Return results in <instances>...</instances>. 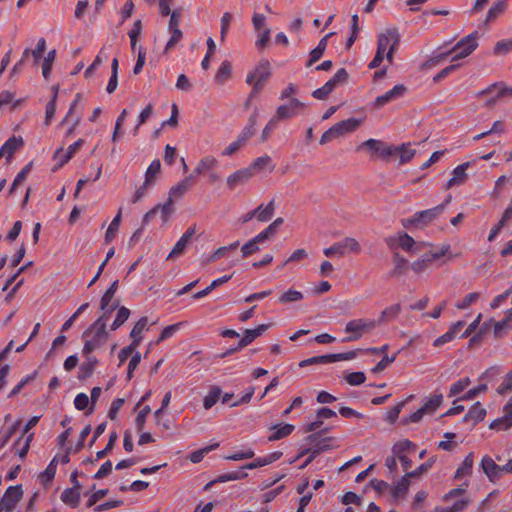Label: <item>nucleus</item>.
<instances>
[{
  "label": "nucleus",
  "mask_w": 512,
  "mask_h": 512,
  "mask_svg": "<svg viewBox=\"0 0 512 512\" xmlns=\"http://www.w3.org/2000/svg\"><path fill=\"white\" fill-rule=\"evenodd\" d=\"M506 8V0H497L488 10L485 22L489 23L496 19Z\"/></svg>",
  "instance_id": "45"
},
{
  "label": "nucleus",
  "mask_w": 512,
  "mask_h": 512,
  "mask_svg": "<svg viewBox=\"0 0 512 512\" xmlns=\"http://www.w3.org/2000/svg\"><path fill=\"white\" fill-rule=\"evenodd\" d=\"M252 177L250 169L242 168L231 173L226 179V184L230 190H234L236 187L247 183Z\"/></svg>",
  "instance_id": "17"
},
{
  "label": "nucleus",
  "mask_w": 512,
  "mask_h": 512,
  "mask_svg": "<svg viewBox=\"0 0 512 512\" xmlns=\"http://www.w3.org/2000/svg\"><path fill=\"white\" fill-rule=\"evenodd\" d=\"M363 120L362 119H357V118H348L346 120H342L336 124H334L332 127L336 137H341L343 135H346V134H349V133H353L354 131H356L359 126L362 124Z\"/></svg>",
  "instance_id": "15"
},
{
  "label": "nucleus",
  "mask_w": 512,
  "mask_h": 512,
  "mask_svg": "<svg viewBox=\"0 0 512 512\" xmlns=\"http://www.w3.org/2000/svg\"><path fill=\"white\" fill-rule=\"evenodd\" d=\"M189 243H190L189 241H187L183 237H180L179 240L174 245L171 252L168 254L167 259L169 260L174 257L182 255Z\"/></svg>",
  "instance_id": "58"
},
{
  "label": "nucleus",
  "mask_w": 512,
  "mask_h": 512,
  "mask_svg": "<svg viewBox=\"0 0 512 512\" xmlns=\"http://www.w3.org/2000/svg\"><path fill=\"white\" fill-rule=\"evenodd\" d=\"M218 446H219V443L215 442V443L207 445L201 449H198L189 455V459L192 463L197 464L203 460L205 455H207L209 452L215 450Z\"/></svg>",
  "instance_id": "44"
},
{
  "label": "nucleus",
  "mask_w": 512,
  "mask_h": 512,
  "mask_svg": "<svg viewBox=\"0 0 512 512\" xmlns=\"http://www.w3.org/2000/svg\"><path fill=\"white\" fill-rule=\"evenodd\" d=\"M46 49V40L45 38H39L34 49L26 48L22 53V57L26 60L30 55L33 57L34 64H38L40 59L43 56V53Z\"/></svg>",
  "instance_id": "23"
},
{
  "label": "nucleus",
  "mask_w": 512,
  "mask_h": 512,
  "mask_svg": "<svg viewBox=\"0 0 512 512\" xmlns=\"http://www.w3.org/2000/svg\"><path fill=\"white\" fill-rule=\"evenodd\" d=\"M433 263L431 257H429L428 253L423 254L418 259L413 261L410 265L411 270L416 274H421L425 272L430 265Z\"/></svg>",
  "instance_id": "33"
},
{
  "label": "nucleus",
  "mask_w": 512,
  "mask_h": 512,
  "mask_svg": "<svg viewBox=\"0 0 512 512\" xmlns=\"http://www.w3.org/2000/svg\"><path fill=\"white\" fill-rule=\"evenodd\" d=\"M24 140L21 136H12L2 145L7 154V162H10L15 151L23 147Z\"/></svg>",
  "instance_id": "27"
},
{
  "label": "nucleus",
  "mask_w": 512,
  "mask_h": 512,
  "mask_svg": "<svg viewBox=\"0 0 512 512\" xmlns=\"http://www.w3.org/2000/svg\"><path fill=\"white\" fill-rule=\"evenodd\" d=\"M470 504L468 499H460L454 502L451 506H438L435 508V512H462Z\"/></svg>",
  "instance_id": "46"
},
{
  "label": "nucleus",
  "mask_w": 512,
  "mask_h": 512,
  "mask_svg": "<svg viewBox=\"0 0 512 512\" xmlns=\"http://www.w3.org/2000/svg\"><path fill=\"white\" fill-rule=\"evenodd\" d=\"M273 433L268 437L269 441H276L289 436L294 431L292 424H276L272 427Z\"/></svg>",
  "instance_id": "29"
},
{
  "label": "nucleus",
  "mask_w": 512,
  "mask_h": 512,
  "mask_svg": "<svg viewBox=\"0 0 512 512\" xmlns=\"http://www.w3.org/2000/svg\"><path fill=\"white\" fill-rule=\"evenodd\" d=\"M486 416V409L480 404V402L474 403L466 413L464 420L472 421L473 424L481 422Z\"/></svg>",
  "instance_id": "28"
},
{
  "label": "nucleus",
  "mask_w": 512,
  "mask_h": 512,
  "mask_svg": "<svg viewBox=\"0 0 512 512\" xmlns=\"http://www.w3.org/2000/svg\"><path fill=\"white\" fill-rule=\"evenodd\" d=\"M336 87L329 80L320 88L313 91L312 96L319 100H324Z\"/></svg>",
  "instance_id": "57"
},
{
  "label": "nucleus",
  "mask_w": 512,
  "mask_h": 512,
  "mask_svg": "<svg viewBox=\"0 0 512 512\" xmlns=\"http://www.w3.org/2000/svg\"><path fill=\"white\" fill-rule=\"evenodd\" d=\"M368 148L369 150L378 153L380 157L386 159L396 152V148L391 145H386L382 141L377 139H368L364 141L358 149Z\"/></svg>",
  "instance_id": "14"
},
{
  "label": "nucleus",
  "mask_w": 512,
  "mask_h": 512,
  "mask_svg": "<svg viewBox=\"0 0 512 512\" xmlns=\"http://www.w3.org/2000/svg\"><path fill=\"white\" fill-rule=\"evenodd\" d=\"M474 464V453L470 452L462 461L454 474L455 479H461L472 474Z\"/></svg>",
  "instance_id": "24"
},
{
  "label": "nucleus",
  "mask_w": 512,
  "mask_h": 512,
  "mask_svg": "<svg viewBox=\"0 0 512 512\" xmlns=\"http://www.w3.org/2000/svg\"><path fill=\"white\" fill-rule=\"evenodd\" d=\"M193 175H189L172 186L169 190L168 197L175 200L182 198L193 184Z\"/></svg>",
  "instance_id": "19"
},
{
  "label": "nucleus",
  "mask_w": 512,
  "mask_h": 512,
  "mask_svg": "<svg viewBox=\"0 0 512 512\" xmlns=\"http://www.w3.org/2000/svg\"><path fill=\"white\" fill-rule=\"evenodd\" d=\"M480 296L481 294L479 292H471L467 294L462 300L457 301L455 303V307L458 310H465L473 303H475L480 298Z\"/></svg>",
  "instance_id": "53"
},
{
  "label": "nucleus",
  "mask_w": 512,
  "mask_h": 512,
  "mask_svg": "<svg viewBox=\"0 0 512 512\" xmlns=\"http://www.w3.org/2000/svg\"><path fill=\"white\" fill-rule=\"evenodd\" d=\"M22 496L21 485L9 486L0 499V512H12Z\"/></svg>",
  "instance_id": "10"
},
{
  "label": "nucleus",
  "mask_w": 512,
  "mask_h": 512,
  "mask_svg": "<svg viewBox=\"0 0 512 512\" xmlns=\"http://www.w3.org/2000/svg\"><path fill=\"white\" fill-rule=\"evenodd\" d=\"M148 318L141 317L130 332V337L132 338V343L134 345H139L142 340V333L147 329Z\"/></svg>",
  "instance_id": "30"
},
{
  "label": "nucleus",
  "mask_w": 512,
  "mask_h": 512,
  "mask_svg": "<svg viewBox=\"0 0 512 512\" xmlns=\"http://www.w3.org/2000/svg\"><path fill=\"white\" fill-rule=\"evenodd\" d=\"M247 476H248V474L246 472H243V471H233V472H229V473H225V474L219 475L216 478L215 482L225 483V482H229V481L242 480V479H245Z\"/></svg>",
  "instance_id": "54"
},
{
  "label": "nucleus",
  "mask_w": 512,
  "mask_h": 512,
  "mask_svg": "<svg viewBox=\"0 0 512 512\" xmlns=\"http://www.w3.org/2000/svg\"><path fill=\"white\" fill-rule=\"evenodd\" d=\"M401 311L400 304H393L387 308H385L380 315L379 320L377 321V325L382 322L390 321L398 316Z\"/></svg>",
  "instance_id": "49"
},
{
  "label": "nucleus",
  "mask_w": 512,
  "mask_h": 512,
  "mask_svg": "<svg viewBox=\"0 0 512 512\" xmlns=\"http://www.w3.org/2000/svg\"><path fill=\"white\" fill-rule=\"evenodd\" d=\"M480 469L489 482L496 484L503 477L502 467L489 455H484L480 461Z\"/></svg>",
  "instance_id": "11"
},
{
  "label": "nucleus",
  "mask_w": 512,
  "mask_h": 512,
  "mask_svg": "<svg viewBox=\"0 0 512 512\" xmlns=\"http://www.w3.org/2000/svg\"><path fill=\"white\" fill-rule=\"evenodd\" d=\"M503 416L493 420L489 428L496 431H507L512 427V397L503 407Z\"/></svg>",
  "instance_id": "13"
},
{
  "label": "nucleus",
  "mask_w": 512,
  "mask_h": 512,
  "mask_svg": "<svg viewBox=\"0 0 512 512\" xmlns=\"http://www.w3.org/2000/svg\"><path fill=\"white\" fill-rule=\"evenodd\" d=\"M392 261L394 267L390 273L391 276H400L406 272L408 267L407 260L399 252L393 253Z\"/></svg>",
  "instance_id": "31"
},
{
  "label": "nucleus",
  "mask_w": 512,
  "mask_h": 512,
  "mask_svg": "<svg viewBox=\"0 0 512 512\" xmlns=\"http://www.w3.org/2000/svg\"><path fill=\"white\" fill-rule=\"evenodd\" d=\"M332 34L333 33H328L327 35H325L319 41L318 45L310 52V57L307 62L308 67L312 66L316 61H318L323 56L327 47L328 38L332 36Z\"/></svg>",
  "instance_id": "25"
},
{
  "label": "nucleus",
  "mask_w": 512,
  "mask_h": 512,
  "mask_svg": "<svg viewBox=\"0 0 512 512\" xmlns=\"http://www.w3.org/2000/svg\"><path fill=\"white\" fill-rule=\"evenodd\" d=\"M306 104L297 98H291L287 103L277 107L275 117L281 121L300 115Z\"/></svg>",
  "instance_id": "9"
},
{
  "label": "nucleus",
  "mask_w": 512,
  "mask_h": 512,
  "mask_svg": "<svg viewBox=\"0 0 512 512\" xmlns=\"http://www.w3.org/2000/svg\"><path fill=\"white\" fill-rule=\"evenodd\" d=\"M247 168L250 169L252 176H254V174L264 170L273 171L275 165L273 164L270 156L263 155L256 158Z\"/></svg>",
  "instance_id": "20"
},
{
  "label": "nucleus",
  "mask_w": 512,
  "mask_h": 512,
  "mask_svg": "<svg viewBox=\"0 0 512 512\" xmlns=\"http://www.w3.org/2000/svg\"><path fill=\"white\" fill-rule=\"evenodd\" d=\"M156 209V213L160 212V218L161 220L166 223L169 221L171 215L173 214L175 208H174V200L169 198L163 203L158 204L154 207Z\"/></svg>",
  "instance_id": "35"
},
{
  "label": "nucleus",
  "mask_w": 512,
  "mask_h": 512,
  "mask_svg": "<svg viewBox=\"0 0 512 512\" xmlns=\"http://www.w3.org/2000/svg\"><path fill=\"white\" fill-rule=\"evenodd\" d=\"M31 169H32V163L29 162L20 170V172L16 175V177L11 185V188L9 190L10 194L14 193L16 188L26 180Z\"/></svg>",
  "instance_id": "50"
},
{
  "label": "nucleus",
  "mask_w": 512,
  "mask_h": 512,
  "mask_svg": "<svg viewBox=\"0 0 512 512\" xmlns=\"http://www.w3.org/2000/svg\"><path fill=\"white\" fill-rule=\"evenodd\" d=\"M222 390L219 386H213L209 393L203 399V407L206 410L211 409L219 400Z\"/></svg>",
  "instance_id": "42"
},
{
  "label": "nucleus",
  "mask_w": 512,
  "mask_h": 512,
  "mask_svg": "<svg viewBox=\"0 0 512 512\" xmlns=\"http://www.w3.org/2000/svg\"><path fill=\"white\" fill-rule=\"evenodd\" d=\"M257 40L255 42V46L257 49L261 50L266 47L267 43L270 40L271 31L269 28H265L262 31L257 32Z\"/></svg>",
  "instance_id": "62"
},
{
  "label": "nucleus",
  "mask_w": 512,
  "mask_h": 512,
  "mask_svg": "<svg viewBox=\"0 0 512 512\" xmlns=\"http://www.w3.org/2000/svg\"><path fill=\"white\" fill-rule=\"evenodd\" d=\"M416 448V445L410 440H401L395 443L392 447V453L395 456L407 454L409 452H413Z\"/></svg>",
  "instance_id": "40"
},
{
  "label": "nucleus",
  "mask_w": 512,
  "mask_h": 512,
  "mask_svg": "<svg viewBox=\"0 0 512 512\" xmlns=\"http://www.w3.org/2000/svg\"><path fill=\"white\" fill-rule=\"evenodd\" d=\"M121 217H122V209L120 208L118 213L113 218V220L111 221V223L109 224V226H108V228L106 230L105 241L107 243L111 242L115 238V235H116V233H117V231L119 229V226H120Z\"/></svg>",
  "instance_id": "41"
},
{
  "label": "nucleus",
  "mask_w": 512,
  "mask_h": 512,
  "mask_svg": "<svg viewBox=\"0 0 512 512\" xmlns=\"http://www.w3.org/2000/svg\"><path fill=\"white\" fill-rule=\"evenodd\" d=\"M500 84L499 82L493 83L489 85L487 88L477 92V97H484V106L491 107L493 106L500 98L503 97V94H500Z\"/></svg>",
  "instance_id": "16"
},
{
  "label": "nucleus",
  "mask_w": 512,
  "mask_h": 512,
  "mask_svg": "<svg viewBox=\"0 0 512 512\" xmlns=\"http://www.w3.org/2000/svg\"><path fill=\"white\" fill-rule=\"evenodd\" d=\"M161 170V163L158 159L153 160L150 165L148 166L146 172H145V180L144 182L146 184L152 185L160 173Z\"/></svg>",
  "instance_id": "43"
},
{
  "label": "nucleus",
  "mask_w": 512,
  "mask_h": 512,
  "mask_svg": "<svg viewBox=\"0 0 512 512\" xmlns=\"http://www.w3.org/2000/svg\"><path fill=\"white\" fill-rule=\"evenodd\" d=\"M56 473V460L55 458L48 464L46 469L40 474L41 481L48 483L52 481Z\"/></svg>",
  "instance_id": "59"
},
{
  "label": "nucleus",
  "mask_w": 512,
  "mask_h": 512,
  "mask_svg": "<svg viewBox=\"0 0 512 512\" xmlns=\"http://www.w3.org/2000/svg\"><path fill=\"white\" fill-rule=\"evenodd\" d=\"M259 244H262V243L260 241H257L255 236L252 239H250L248 242H246L241 247L242 257L247 258L250 255L258 252L260 250Z\"/></svg>",
  "instance_id": "52"
},
{
  "label": "nucleus",
  "mask_w": 512,
  "mask_h": 512,
  "mask_svg": "<svg viewBox=\"0 0 512 512\" xmlns=\"http://www.w3.org/2000/svg\"><path fill=\"white\" fill-rule=\"evenodd\" d=\"M443 401V395L440 393L434 394L429 398H426L424 404L421 406L426 414L435 412Z\"/></svg>",
  "instance_id": "37"
},
{
  "label": "nucleus",
  "mask_w": 512,
  "mask_h": 512,
  "mask_svg": "<svg viewBox=\"0 0 512 512\" xmlns=\"http://www.w3.org/2000/svg\"><path fill=\"white\" fill-rule=\"evenodd\" d=\"M471 384V380L469 377H463L457 380L450 386L449 389V397H456L460 393H462L469 385Z\"/></svg>",
  "instance_id": "48"
},
{
  "label": "nucleus",
  "mask_w": 512,
  "mask_h": 512,
  "mask_svg": "<svg viewBox=\"0 0 512 512\" xmlns=\"http://www.w3.org/2000/svg\"><path fill=\"white\" fill-rule=\"evenodd\" d=\"M255 212L259 222H268L275 213V201L271 200L267 205H259L255 209Z\"/></svg>",
  "instance_id": "26"
},
{
  "label": "nucleus",
  "mask_w": 512,
  "mask_h": 512,
  "mask_svg": "<svg viewBox=\"0 0 512 512\" xmlns=\"http://www.w3.org/2000/svg\"><path fill=\"white\" fill-rule=\"evenodd\" d=\"M399 42V34L395 29H389L379 34L377 48L387 52L386 58L391 63L393 61L394 50Z\"/></svg>",
  "instance_id": "7"
},
{
  "label": "nucleus",
  "mask_w": 512,
  "mask_h": 512,
  "mask_svg": "<svg viewBox=\"0 0 512 512\" xmlns=\"http://www.w3.org/2000/svg\"><path fill=\"white\" fill-rule=\"evenodd\" d=\"M56 58V50H50L42 62V75L44 79L48 80L51 74L52 66Z\"/></svg>",
  "instance_id": "47"
},
{
  "label": "nucleus",
  "mask_w": 512,
  "mask_h": 512,
  "mask_svg": "<svg viewBox=\"0 0 512 512\" xmlns=\"http://www.w3.org/2000/svg\"><path fill=\"white\" fill-rule=\"evenodd\" d=\"M20 425V420H17L7 427L0 429V449L3 448L14 435Z\"/></svg>",
  "instance_id": "39"
},
{
  "label": "nucleus",
  "mask_w": 512,
  "mask_h": 512,
  "mask_svg": "<svg viewBox=\"0 0 512 512\" xmlns=\"http://www.w3.org/2000/svg\"><path fill=\"white\" fill-rule=\"evenodd\" d=\"M406 92L407 87L405 85L397 84L384 94L377 96L373 102V106L376 108H381L393 101L402 98L406 94Z\"/></svg>",
  "instance_id": "12"
},
{
  "label": "nucleus",
  "mask_w": 512,
  "mask_h": 512,
  "mask_svg": "<svg viewBox=\"0 0 512 512\" xmlns=\"http://www.w3.org/2000/svg\"><path fill=\"white\" fill-rule=\"evenodd\" d=\"M478 32L474 31L461 39L449 52L453 54L451 60L458 61L469 56L478 46Z\"/></svg>",
  "instance_id": "6"
},
{
  "label": "nucleus",
  "mask_w": 512,
  "mask_h": 512,
  "mask_svg": "<svg viewBox=\"0 0 512 512\" xmlns=\"http://www.w3.org/2000/svg\"><path fill=\"white\" fill-rule=\"evenodd\" d=\"M303 299L304 295L301 291L290 288L279 296L278 302L281 304H289L299 302Z\"/></svg>",
  "instance_id": "38"
},
{
  "label": "nucleus",
  "mask_w": 512,
  "mask_h": 512,
  "mask_svg": "<svg viewBox=\"0 0 512 512\" xmlns=\"http://www.w3.org/2000/svg\"><path fill=\"white\" fill-rule=\"evenodd\" d=\"M231 277H232L231 275H224V276H222L220 278H217V279L213 280L210 283V285H208L205 289H203L201 291H198L195 294H193L192 298L193 299H200V298H203V297L207 296L215 288H217L218 286L228 282L231 279Z\"/></svg>",
  "instance_id": "32"
},
{
  "label": "nucleus",
  "mask_w": 512,
  "mask_h": 512,
  "mask_svg": "<svg viewBox=\"0 0 512 512\" xmlns=\"http://www.w3.org/2000/svg\"><path fill=\"white\" fill-rule=\"evenodd\" d=\"M106 322L105 315H102L84 332V337H86L82 350L84 355L91 354L105 344L109 337Z\"/></svg>",
  "instance_id": "1"
},
{
  "label": "nucleus",
  "mask_w": 512,
  "mask_h": 512,
  "mask_svg": "<svg viewBox=\"0 0 512 512\" xmlns=\"http://www.w3.org/2000/svg\"><path fill=\"white\" fill-rule=\"evenodd\" d=\"M384 242L390 250L400 248L407 253H416L421 249V246L426 245V243H417L414 238L406 232H398L387 236ZM427 246H432V244L427 243Z\"/></svg>",
  "instance_id": "2"
},
{
  "label": "nucleus",
  "mask_w": 512,
  "mask_h": 512,
  "mask_svg": "<svg viewBox=\"0 0 512 512\" xmlns=\"http://www.w3.org/2000/svg\"><path fill=\"white\" fill-rule=\"evenodd\" d=\"M512 51V38L498 41L494 46V54H507Z\"/></svg>",
  "instance_id": "61"
},
{
  "label": "nucleus",
  "mask_w": 512,
  "mask_h": 512,
  "mask_svg": "<svg viewBox=\"0 0 512 512\" xmlns=\"http://www.w3.org/2000/svg\"><path fill=\"white\" fill-rule=\"evenodd\" d=\"M61 500L71 507H76L80 501V493L78 488L75 487L65 489L61 494Z\"/></svg>",
  "instance_id": "36"
},
{
  "label": "nucleus",
  "mask_w": 512,
  "mask_h": 512,
  "mask_svg": "<svg viewBox=\"0 0 512 512\" xmlns=\"http://www.w3.org/2000/svg\"><path fill=\"white\" fill-rule=\"evenodd\" d=\"M470 167V162H464L456 166L452 171V177L445 184L446 189H450L456 185L463 184L467 179V169Z\"/></svg>",
  "instance_id": "18"
},
{
  "label": "nucleus",
  "mask_w": 512,
  "mask_h": 512,
  "mask_svg": "<svg viewBox=\"0 0 512 512\" xmlns=\"http://www.w3.org/2000/svg\"><path fill=\"white\" fill-rule=\"evenodd\" d=\"M269 325L261 324L254 329H246L244 331L243 337L239 342V348H244L252 343L257 337L262 335L267 329Z\"/></svg>",
  "instance_id": "21"
},
{
  "label": "nucleus",
  "mask_w": 512,
  "mask_h": 512,
  "mask_svg": "<svg viewBox=\"0 0 512 512\" xmlns=\"http://www.w3.org/2000/svg\"><path fill=\"white\" fill-rule=\"evenodd\" d=\"M347 383L351 386L361 385L365 382L366 376L363 372H352L345 377Z\"/></svg>",
  "instance_id": "63"
},
{
  "label": "nucleus",
  "mask_w": 512,
  "mask_h": 512,
  "mask_svg": "<svg viewBox=\"0 0 512 512\" xmlns=\"http://www.w3.org/2000/svg\"><path fill=\"white\" fill-rule=\"evenodd\" d=\"M377 326V321L373 319L358 318L346 323L344 331L350 334L344 338L343 342L355 341L360 339L365 333L372 331Z\"/></svg>",
  "instance_id": "3"
},
{
  "label": "nucleus",
  "mask_w": 512,
  "mask_h": 512,
  "mask_svg": "<svg viewBox=\"0 0 512 512\" xmlns=\"http://www.w3.org/2000/svg\"><path fill=\"white\" fill-rule=\"evenodd\" d=\"M130 316V310L126 307H120L117 311L116 317L111 324L112 330H117L119 327H121L129 318Z\"/></svg>",
  "instance_id": "51"
},
{
  "label": "nucleus",
  "mask_w": 512,
  "mask_h": 512,
  "mask_svg": "<svg viewBox=\"0 0 512 512\" xmlns=\"http://www.w3.org/2000/svg\"><path fill=\"white\" fill-rule=\"evenodd\" d=\"M362 248L357 239L353 237H345L341 241L335 242L328 248L323 250L326 257H343L348 254H359Z\"/></svg>",
  "instance_id": "4"
},
{
  "label": "nucleus",
  "mask_w": 512,
  "mask_h": 512,
  "mask_svg": "<svg viewBox=\"0 0 512 512\" xmlns=\"http://www.w3.org/2000/svg\"><path fill=\"white\" fill-rule=\"evenodd\" d=\"M410 486V480L407 476H402L401 479L393 486L391 495L395 500L403 498Z\"/></svg>",
  "instance_id": "34"
},
{
  "label": "nucleus",
  "mask_w": 512,
  "mask_h": 512,
  "mask_svg": "<svg viewBox=\"0 0 512 512\" xmlns=\"http://www.w3.org/2000/svg\"><path fill=\"white\" fill-rule=\"evenodd\" d=\"M400 152V163L404 164L409 162L415 155V150L410 148L409 145H402L401 147H395Z\"/></svg>",
  "instance_id": "60"
},
{
  "label": "nucleus",
  "mask_w": 512,
  "mask_h": 512,
  "mask_svg": "<svg viewBox=\"0 0 512 512\" xmlns=\"http://www.w3.org/2000/svg\"><path fill=\"white\" fill-rule=\"evenodd\" d=\"M450 201L451 196H448L443 203L433 208L416 212L415 214L418 228H424L435 221L444 212Z\"/></svg>",
  "instance_id": "8"
},
{
  "label": "nucleus",
  "mask_w": 512,
  "mask_h": 512,
  "mask_svg": "<svg viewBox=\"0 0 512 512\" xmlns=\"http://www.w3.org/2000/svg\"><path fill=\"white\" fill-rule=\"evenodd\" d=\"M270 74V62L263 59L250 73L247 74L246 83L253 86V92H260L264 86V82L269 78Z\"/></svg>",
  "instance_id": "5"
},
{
  "label": "nucleus",
  "mask_w": 512,
  "mask_h": 512,
  "mask_svg": "<svg viewBox=\"0 0 512 512\" xmlns=\"http://www.w3.org/2000/svg\"><path fill=\"white\" fill-rule=\"evenodd\" d=\"M112 299L113 296L105 292L100 301V309L104 312L103 315H105L106 318L117 307V303H111Z\"/></svg>",
  "instance_id": "55"
},
{
  "label": "nucleus",
  "mask_w": 512,
  "mask_h": 512,
  "mask_svg": "<svg viewBox=\"0 0 512 512\" xmlns=\"http://www.w3.org/2000/svg\"><path fill=\"white\" fill-rule=\"evenodd\" d=\"M254 455H255V452L252 448H246L242 451L227 455L224 457V459L230 460V461H240V460L251 459L254 457Z\"/></svg>",
  "instance_id": "56"
},
{
  "label": "nucleus",
  "mask_w": 512,
  "mask_h": 512,
  "mask_svg": "<svg viewBox=\"0 0 512 512\" xmlns=\"http://www.w3.org/2000/svg\"><path fill=\"white\" fill-rule=\"evenodd\" d=\"M512 390V370L509 371L505 377L503 378L502 382L497 388V392L501 395L508 393Z\"/></svg>",
  "instance_id": "64"
},
{
  "label": "nucleus",
  "mask_w": 512,
  "mask_h": 512,
  "mask_svg": "<svg viewBox=\"0 0 512 512\" xmlns=\"http://www.w3.org/2000/svg\"><path fill=\"white\" fill-rule=\"evenodd\" d=\"M217 165L218 161L215 157L205 156L199 160L197 166L195 167L191 175H193L194 179L195 177L214 169Z\"/></svg>",
  "instance_id": "22"
}]
</instances>
